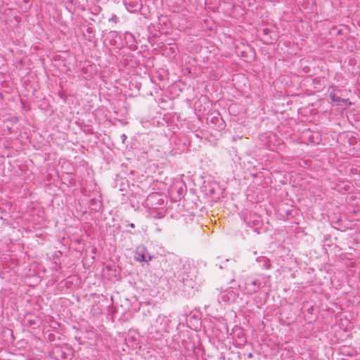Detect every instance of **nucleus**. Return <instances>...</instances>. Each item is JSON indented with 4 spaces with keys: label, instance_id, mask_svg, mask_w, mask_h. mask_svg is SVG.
I'll return each mask as SVG.
<instances>
[{
    "label": "nucleus",
    "instance_id": "obj_1",
    "mask_svg": "<svg viewBox=\"0 0 360 360\" xmlns=\"http://www.w3.org/2000/svg\"><path fill=\"white\" fill-rule=\"evenodd\" d=\"M134 258L136 261L146 262L152 259V257L149 255L146 248L143 245H139L136 248Z\"/></svg>",
    "mask_w": 360,
    "mask_h": 360
},
{
    "label": "nucleus",
    "instance_id": "obj_2",
    "mask_svg": "<svg viewBox=\"0 0 360 360\" xmlns=\"http://www.w3.org/2000/svg\"><path fill=\"white\" fill-rule=\"evenodd\" d=\"M330 99L333 101V102H335V103H340V102H343V103H346L347 102L348 99H344V98H341L340 97L336 96L335 94L333 93H330Z\"/></svg>",
    "mask_w": 360,
    "mask_h": 360
},
{
    "label": "nucleus",
    "instance_id": "obj_3",
    "mask_svg": "<svg viewBox=\"0 0 360 360\" xmlns=\"http://www.w3.org/2000/svg\"><path fill=\"white\" fill-rule=\"evenodd\" d=\"M264 266L266 269H269L270 268L271 264H270V261L269 259H264Z\"/></svg>",
    "mask_w": 360,
    "mask_h": 360
},
{
    "label": "nucleus",
    "instance_id": "obj_4",
    "mask_svg": "<svg viewBox=\"0 0 360 360\" xmlns=\"http://www.w3.org/2000/svg\"><path fill=\"white\" fill-rule=\"evenodd\" d=\"M110 21H112L114 22H117L118 18L115 15H112V17L109 20Z\"/></svg>",
    "mask_w": 360,
    "mask_h": 360
},
{
    "label": "nucleus",
    "instance_id": "obj_5",
    "mask_svg": "<svg viewBox=\"0 0 360 360\" xmlns=\"http://www.w3.org/2000/svg\"><path fill=\"white\" fill-rule=\"evenodd\" d=\"M34 323V321H29V324H30V326H32Z\"/></svg>",
    "mask_w": 360,
    "mask_h": 360
},
{
    "label": "nucleus",
    "instance_id": "obj_6",
    "mask_svg": "<svg viewBox=\"0 0 360 360\" xmlns=\"http://www.w3.org/2000/svg\"><path fill=\"white\" fill-rule=\"evenodd\" d=\"M252 284H253L254 285H257V281H252Z\"/></svg>",
    "mask_w": 360,
    "mask_h": 360
},
{
    "label": "nucleus",
    "instance_id": "obj_7",
    "mask_svg": "<svg viewBox=\"0 0 360 360\" xmlns=\"http://www.w3.org/2000/svg\"><path fill=\"white\" fill-rule=\"evenodd\" d=\"M134 3H137L138 4V0H135ZM136 7H138V4L136 5Z\"/></svg>",
    "mask_w": 360,
    "mask_h": 360
},
{
    "label": "nucleus",
    "instance_id": "obj_8",
    "mask_svg": "<svg viewBox=\"0 0 360 360\" xmlns=\"http://www.w3.org/2000/svg\"><path fill=\"white\" fill-rule=\"evenodd\" d=\"M130 226L131 227H134V225L133 224H131Z\"/></svg>",
    "mask_w": 360,
    "mask_h": 360
}]
</instances>
